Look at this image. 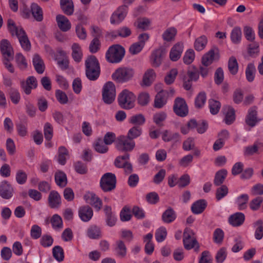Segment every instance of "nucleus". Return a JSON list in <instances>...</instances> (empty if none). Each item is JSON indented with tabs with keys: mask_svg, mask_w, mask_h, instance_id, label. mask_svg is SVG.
<instances>
[{
	"mask_svg": "<svg viewBox=\"0 0 263 263\" xmlns=\"http://www.w3.org/2000/svg\"><path fill=\"white\" fill-rule=\"evenodd\" d=\"M8 28L12 35H16L18 38L22 47L26 51L30 50V42L28 37L21 26H16L14 21L11 19L8 21Z\"/></svg>",
	"mask_w": 263,
	"mask_h": 263,
	"instance_id": "nucleus-1",
	"label": "nucleus"
},
{
	"mask_svg": "<svg viewBox=\"0 0 263 263\" xmlns=\"http://www.w3.org/2000/svg\"><path fill=\"white\" fill-rule=\"evenodd\" d=\"M85 72L86 77L91 81L96 80L99 77L100 68L97 58L91 55L85 60Z\"/></svg>",
	"mask_w": 263,
	"mask_h": 263,
	"instance_id": "nucleus-2",
	"label": "nucleus"
},
{
	"mask_svg": "<svg viewBox=\"0 0 263 263\" xmlns=\"http://www.w3.org/2000/svg\"><path fill=\"white\" fill-rule=\"evenodd\" d=\"M136 98V96L132 91L124 89L119 95V104L122 108L131 109L135 105Z\"/></svg>",
	"mask_w": 263,
	"mask_h": 263,
	"instance_id": "nucleus-3",
	"label": "nucleus"
},
{
	"mask_svg": "<svg viewBox=\"0 0 263 263\" xmlns=\"http://www.w3.org/2000/svg\"><path fill=\"white\" fill-rule=\"evenodd\" d=\"M125 53L123 47L119 45L110 46L106 53V58L110 63H119L123 59Z\"/></svg>",
	"mask_w": 263,
	"mask_h": 263,
	"instance_id": "nucleus-4",
	"label": "nucleus"
},
{
	"mask_svg": "<svg viewBox=\"0 0 263 263\" xmlns=\"http://www.w3.org/2000/svg\"><path fill=\"white\" fill-rule=\"evenodd\" d=\"M135 73L134 70L129 67H120L112 73V78L119 83H124L131 80Z\"/></svg>",
	"mask_w": 263,
	"mask_h": 263,
	"instance_id": "nucleus-5",
	"label": "nucleus"
},
{
	"mask_svg": "<svg viewBox=\"0 0 263 263\" xmlns=\"http://www.w3.org/2000/svg\"><path fill=\"white\" fill-rule=\"evenodd\" d=\"M117 179L114 174L106 173L104 174L100 179V187L105 192H110L114 190L116 186Z\"/></svg>",
	"mask_w": 263,
	"mask_h": 263,
	"instance_id": "nucleus-6",
	"label": "nucleus"
},
{
	"mask_svg": "<svg viewBox=\"0 0 263 263\" xmlns=\"http://www.w3.org/2000/svg\"><path fill=\"white\" fill-rule=\"evenodd\" d=\"M116 148L121 152H131L135 147V142L127 136H119L115 142Z\"/></svg>",
	"mask_w": 263,
	"mask_h": 263,
	"instance_id": "nucleus-7",
	"label": "nucleus"
},
{
	"mask_svg": "<svg viewBox=\"0 0 263 263\" xmlns=\"http://www.w3.org/2000/svg\"><path fill=\"white\" fill-rule=\"evenodd\" d=\"M194 233L193 231L190 229L186 228L183 233V242L184 248L187 250H190L195 247V251H198L199 246L197 241L194 237Z\"/></svg>",
	"mask_w": 263,
	"mask_h": 263,
	"instance_id": "nucleus-8",
	"label": "nucleus"
},
{
	"mask_svg": "<svg viewBox=\"0 0 263 263\" xmlns=\"http://www.w3.org/2000/svg\"><path fill=\"white\" fill-rule=\"evenodd\" d=\"M102 97L104 102L106 104H111L116 98V88L111 82H107L103 86Z\"/></svg>",
	"mask_w": 263,
	"mask_h": 263,
	"instance_id": "nucleus-9",
	"label": "nucleus"
},
{
	"mask_svg": "<svg viewBox=\"0 0 263 263\" xmlns=\"http://www.w3.org/2000/svg\"><path fill=\"white\" fill-rule=\"evenodd\" d=\"M127 12V6L123 5L118 7L110 16V23L112 25H119L125 19Z\"/></svg>",
	"mask_w": 263,
	"mask_h": 263,
	"instance_id": "nucleus-10",
	"label": "nucleus"
},
{
	"mask_svg": "<svg viewBox=\"0 0 263 263\" xmlns=\"http://www.w3.org/2000/svg\"><path fill=\"white\" fill-rule=\"evenodd\" d=\"M173 109L175 113L181 117H185L189 112L188 107L185 100L180 98L175 99Z\"/></svg>",
	"mask_w": 263,
	"mask_h": 263,
	"instance_id": "nucleus-11",
	"label": "nucleus"
},
{
	"mask_svg": "<svg viewBox=\"0 0 263 263\" xmlns=\"http://www.w3.org/2000/svg\"><path fill=\"white\" fill-rule=\"evenodd\" d=\"M112 251L117 257L123 258L126 256L127 248L123 240H117L112 246Z\"/></svg>",
	"mask_w": 263,
	"mask_h": 263,
	"instance_id": "nucleus-12",
	"label": "nucleus"
},
{
	"mask_svg": "<svg viewBox=\"0 0 263 263\" xmlns=\"http://www.w3.org/2000/svg\"><path fill=\"white\" fill-rule=\"evenodd\" d=\"M261 144L255 142L252 145L246 146L243 148V154L245 157H252L259 155L261 152Z\"/></svg>",
	"mask_w": 263,
	"mask_h": 263,
	"instance_id": "nucleus-13",
	"label": "nucleus"
},
{
	"mask_svg": "<svg viewBox=\"0 0 263 263\" xmlns=\"http://www.w3.org/2000/svg\"><path fill=\"white\" fill-rule=\"evenodd\" d=\"M165 54L166 51L162 48H159L153 51L151 56V62L152 65L154 67L159 66Z\"/></svg>",
	"mask_w": 263,
	"mask_h": 263,
	"instance_id": "nucleus-14",
	"label": "nucleus"
},
{
	"mask_svg": "<svg viewBox=\"0 0 263 263\" xmlns=\"http://www.w3.org/2000/svg\"><path fill=\"white\" fill-rule=\"evenodd\" d=\"M259 119L257 118V107L253 106L248 110V114L245 119V122L250 127H254Z\"/></svg>",
	"mask_w": 263,
	"mask_h": 263,
	"instance_id": "nucleus-15",
	"label": "nucleus"
},
{
	"mask_svg": "<svg viewBox=\"0 0 263 263\" xmlns=\"http://www.w3.org/2000/svg\"><path fill=\"white\" fill-rule=\"evenodd\" d=\"M14 190L7 181H4L0 183V196L5 199H10L13 195Z\"/></svg>",
	"mask_w": 263,
	"mask_h": 263,
	"instance_id": "nucleus-16",
	"label": "nucleus"
},
{
	"mask_svg": "<svg viewBox=\"0 0 263 263\" xmlns=\"http://www.w3.org/2000/svg\"><path fill=\"white\" fill-rule=\"evenodd\" d=\"M78 215L82 221L88 222L92 218L93 212L89 206L84 205L79 208Z\"/></svg>",
	"mask_w": 263,
	"mask_h": 263,
	"instance_id": "nucleus-17",
	"label": "nucleus"
},
{
	"mask_svg": "<svg viewBox=\"0 0 263 263\" xmlns=\"http://www.w3.org/2000/svg\"><path fill=\"white\" fill-rule=\"evenodd\" d=\"M86 202L93 206L97 211L101 209L102 202L101 200L95 194L88 193L84 196Z\"/></svg>",
	"mask_w": 263,
	"mask_h": 263,
	"instance_id": "nucleus-18",
	"label": "nucleus"
},
{
	"mask_svg": "<svg viewBox=\"0 0 263 263\" xmlns=\"http://www.w3.org/2000/svg\"><path fill=\"white\" fill-rule=\"evenodd\" d=\"M1 51L4 58L13 59V49L7 40H3L1 42Z\"/></svg>",
	"mask_w": 263,
	"mask_h": 263,
	"instance_id": "nucleus-19",
	"label": "nucleus"
},
{
	"mask_svg": "<svg viewBox=\"0 0 263 263\" xmlns=\"http://www.w3.org/2000/svg\"><path fill=\"white\" fill-rule=\"evenodd\" d=\"M56 21L58 27L61 31L67 32L70 29L71 23L66 16L59 14L56 16Z\"/></svg>",
	"mask_w": 263,
	"mask_h": 263,
	"instance_id": "nucleus-20",
	"label": "nucleus"
},
{
	"mask_svg": "<svg viewBox=\"0 0 263 263\" xmlns=\"http://www.w3.org/2000/svg\"><path fill=\"white\" fill-rule=\"evenodd\" d=\"M37 85L36 79L33 76L29 77L25 83H22V87L24 92L27 95H29L32 89H35Z\"/></svg>",
	"mask_w": 263,
	"mask_h": 263,
	"instance_id": "nucleus-21",
	"label": "nucleus"
},
{
	"mask_svg": "<svg viewBox=\"0 0 263 263\" xmlns=\"http://www.w3.org/2000/svg\"><path fill=\"white\" fill-rule=\"evenodd\" d=\"M245 220V214L241 212H236L231 215L229 218V223L233 227L241 226Z\"/></svg>",
	"mask_w": 263,
	"mask_h": 263,
	"instance_id": "nucleus-22",
	"label": "nucleus"
},
{
	"mask_svg": "<svg viewBox=\"0 0 263 263\" xmlns=\"http://www.w3.org/2000/svg\"><path fill=\"white\" fill-rule=\"evenodd\" d=\"M183 45L181 43L176 44L172 48L170 52V58L172 61L178 60L183 52Z\"/></svg>",
	"mask_w": 263,
	"mask_h": 263,
	"instance_id": "nucleus-23",
	"label": "nucleus"
},
{
	"mask_svg": "<svg viewBox=\"0 0 263 263\" xmlns=\"http://www.w3.org/2000/svg\"><path fill=\"white\" fill-rule=\"evenodd\" d=\"M162 139L164 142H177L180 141L181 137L178 133L165 130L162 133Z\"/></svg>",
	"mask_w": 263,
	"mask_h": 263,
	"instance_id": "nucleus-24",
	"label": "nucleus"
},
{
	"mask_svg": "<svg viewBox=\"0 0 263 263\" xmlns=\"http://www.w3.org/2000/svg\"><path fill=\"white\" fill-rule=\"evenodd\" d=\"M156 78V73L152 69H147L144 73L141 84L142 86H149Z\"/></svg>",
	"mask_w": 263,
	"mask_h": 263,
	"instance_id": "nucleus-25",
	"label": "nucleus"
},
{
	"mask_svg": "<svg viewBox=\"0 0 263 263\" xmlns=\"http://www.w3.org/2000/svg\"><path fill=\"white\" fill-rule=\"evenodd\" d=\"M48 202L51 208H57L61 204V196L59 194L55 191H51L48 197Z\"/></svg>",
	"mask_w": 263,
	"mask_h": 263,
	"instance_id": "nucleus-26",
	"label": "nucleus"
},
{
	"mask_svg": "<svg viewBox=\"0 0 263 263\" xmlns=\"http://www.w3.org/2000/svg\"><path fill=\"white\" fill-rule=\"evenodd\" d=\"M249 197L247 194H243L238 196L235 199V203L239 210H244L247 208Z\"/></svg>",
	"mask_w": 263,
	"mask_h": 263,
	"instance_id": "nucleus-27",
	"label": "nucleus"
},
{
	"mask_svg": "<svg viewBox=\"0 0 263 263\" xmlns=\"http://www.w3.org/2000/svg\"><path fill=\"white\" fill-rule=\"evenodd\" d=\"M206 207V202L203 199L199 200L194 202L191 207L192 212L195 214L202 213Z\"/></svg>",
	"mask_w": 263,
	"mask_h": 263,
	"instance_id": "nucleus-28",
	"label": "nucleus"
},
{
	"mask_svg": "<svg viewBox=\"0 0 263 263\" xmlns=\"http://www.w3.org/2000/svg\"><path fill=\"white\" fill-rule=\"evenodd\" d=\"M60 4L63 12L67 15H70L74 11V6L72 0H61Z\"/></svg>",
	"mask_w": 263,
	"mask_h": 263,
	"instance_id": "nucleus-29",
	"label": "nucleus"
},
{
	"mask_svg": "<svg viewBox=\"0 0 263 263\" xmlns=\"http://www.w3.org/2000/svg\"><path fill=\"white\" fill-rule=\"evenodd\" d=\"M255 229L254 237L257 240H260L263 237V221L258 219L253 223Z\"/></svg>",
	"mask_w": 263,
	"mask_h": 263,
	"instance_id": "nucleus-30",
	"label": "nucleus"
},
{
	"mask_svg": "<svg viewBox=\"0 0 263 263\" xmlns=\"http://www.w3.org/2000/svg\"><path fill=\"white\" fill-rule=\"evenodd\" d=\"M54 179L56 184L61 187H65L67 183V176L65 173L58 171L55 173Z\"/></svg>",
	"mask_w": 263,
	"mask_h": 263,
	"instance_id": "nucleus-31",
	"label": "nucleus"
},
{
	"mask_svg": "<svg viewBox=\"0 0 263 263\" xmlns=\"http://www.w3.org/2000/svg\"><path fill=\"white\" fill-rule=\"evenodd\" d=\"M32 63L35 70L38 73L41 74L44 72L45 70L44 62L38 54L34 55Z\"/></svg>",
	"mask_w": 263,
	"mask_h": 263,
	"instance_id": "nucleus-32",
	"label": "nucleus"
},
{
	"mask_svg": "<svg viewBox=\"0 0 263 263\" xmlns=\"http://www.w3.org/2000/svg\"><path fill=\"white\" fill-rule=\"evenodd\" d=\"M256 72V70L254 63H249L245 71L246 79L249 82H252L254 80Z\"/></svg>",
	"mask_w": 263,
	"mask_h": 263,
	"instance_id": "nucleus-33",
	"label": "nucleus"
},
{
	"mask_svg": "<svg viewBox=\"0 0 263 263\" xmlns=\"http://www.w3.org/2000/svg\"><path fill=\"white\" fill-rule=\"evenodd\" d=\"M177 30L175 27H172L166 29L162 35L163 40L166 42H171L175 40Z\"/></svg>",
	"mask_w": 263,
	"mask_h": 263,
	"instance_id": "nucleus-34",
	"label": "nucleus"
},
{
	"mask_svg": "<svg viewBox=\"0 0 263 263\" xmlns=\"http://www.w3.org/2000/svg\"><path fill=\"white\" fill-rule=\"evenodd\" d=\"M224 110H226L225 123L228 125H230L235 119V110L230 106H226Z\"/></svg>",
	"mask_w": 263,
	"mask_h": 263,
	"instance_id": "nucleus-35",
	"label": "nucleus"
},
{
	"mask_svg": "<svg viewBox=\"0 0 263 263\" xmlns=\"http://www.w3.org/2000/svg\"><path fill=\"white\" fill-rule=\"evenodd\" d=\"M31 13L34 19L40 22L43 20V11L41 8L36 4L32 3L31 5Z\"/></svg>",
	"mask_w": 263,
	"mask_h": 263,
	"instance_id": "nucleus-36",
	"label": "nucleus"
},
{
	"mask_svg": "<svg viewBox=\"0 0 263 263\" xmlns=\"http://www.w3.org/2000/svg\"><path fill=\"white\" fill-rule=\"evenodd\" d=\"M166 103L165 94L163 91H159L156 96L154 106L156 108H160L162 107Z\"/></svg>",
	"mask_w": 263,
	"mask_h": 263,
	"instance_id": "nucleus-37",
	"label": "nucleus"
},
{
	"mask_svg": "<svg viewBox=\"0 0 263 263\" xmlns=\"http://www.w3.org/2000/svg\"><path fill=\"white\" fill-rule=\"evenodd\" d=\"M72 52V57L76 62H80L82 58V52L81 47L78 43H73L71 47Z\"/></svg>",
	"mask_w": 263,
	"mask_h": 263,
	"instance_id": "nucleus-38",
	"label": "nucleus"
},
{
	"mask_svg": "<svg viewBox=\"0 0 263 263\" xmlns=\"http://www.w3.org/2000/svg\"><path fill=\"white\" fill-rule=\"evenodd\" d=\"M228 174V172L225 169H222L219 171H218L215 176L214 183L216 186L220 185L224 182L227 175Z\"/></svg>",
	"mask_w": 263,
	"mask_h": 263,
	"instance_id": "nucleus-39",
	"label": "nucleus"
},
{
	"mask_svg": "<svg viewBox=\"0 0 263 263\" xmlns=\"http://www.w3.org/2000/svg\"><path fill=\"white\" fill-rule=\"evenodd\" d=\"M131 30L127 27H123L120 28L116 31H112L110 33V35L112 36L116 37L118 36L122 37H126L131 34Z\"/></svg>",
	"mask_w": 263,
	"mask_h": 263,
	"instance_id": "nucleus-40",
	"label": "nucleus"
},
{
	"mask_svg": "<svg viewBox=\"0 0 263 263\" xmlns=\"http://www.w3.org/2000/svg\"><path fill=\"white\" fill-rule=\"evenodd\" d=\"M216 53L214 49H211L208 53L205 54L202 59V63L205 66L211 64L214 60Z\"/></svg>",
	"mask_w": 263,
	"mask_h": 263,
	"instance_id": "nucleus-41",
	"label": "nucleus"
},
{
	"mask_svg": "<svg viewBox=\"0 0 263 263\" xmlns=\"http://www.w3.org/2000/svg\"><path fill=\"white\" fill-rule=\"evenodd\" d=\"M87 235L91 239H98L101 237L100 228L96 226L90 227L87 230Z\"/></svg>",
	"mask_w": 263,
	"mask_h": 263,
	"instance_id": "nucleus-42",
	"label": "nucleus"
},
{
	"mask_svg": "<svg viewBox=\"0 0 263 263\" xmlns=\"http://www.w3.org/2000/svg\"><path fill=\"white\" fill-rule=\"evenodd\" d=\"M241 39V30L239 27H236L231 33V40L234 44H238Z\"/></svg>",
	"mask_w": 263,
	"mask_h": 263,
	"instance_id": "nucleus-43",
	"label": "nucleus"
},
{
	"mask_svg": "<svg viewBox=\"0 0 263 263\" xmlns=\"http://www.w3.org/2000/svg\"><path fill=\"white\" fill-rule=\"evenodd\" d=\"M207 38L204 35H202L198 37L195 41L194 47L197 51L203 50L207 44Z\"/></svg>",
	"mask_w": 263,
	"mask_h": 263,
	"instance_id": "nucleus-44",
	"label": "nucleus"
},
{
	"mask_svg": "<svg viewBox=\"0 0 263 263\" xmlns=\"http://www.w3.org/2000/svg\"><path fill=\"white\" fill-rule=\"evenodd\" d=\"M52 254L54 258L60 262L64 260V253L63 248L60 246H56L52 248Z\"/></svg>",
	"mask_w": 263,
	"mask_h": 263,
	"instance_id": "nucleus-45",
	"label": "nucleus"
},
{
	"mask_svg": "<svg viewBox=\"0 0 263 263\" xmlns=\"http://www.w3.org/2000/svg\"><path fill=\"white\" fill-rule=\"evenodd\" d=\"M209 106L210 112L212 115H216L219 111L221 107V104L218 101L214 99H210L209 100Z\"/></svg>",
	"mask_w": 263,
	"mask_h": 263,
	"instance_id": "nucleus-46",
	"label": "nucleus"
},
{
	"mask_svg": "<svg viewBox=\"0 0 263 263\" xmlns=\"http://www.w3.org/2000/svg\"><path fill=\"white\" fill-rule=\"evenodd\" d=\"M175 218L176 215L172 209H167L162 215V219L166 223L172 222L175 219Z\"/></svg>",
	"mask_w": 263,
	"mask_h": 263,
	"instance_id": "nucleus-47",
	"label": "nucleus"
},
{
	"mask_svg": "<svg viewBox=\"0 0 263 263\" xmlns=\"http://www.w3.org/2000/svg\"><path fill=\"white\" fill-rule=\"evenodd\" d=\"M228 68L231 74H236L238 70V65L236 58L232 57L230 58L228 62Z\"/></svg>",
	"mask_w": 263,
	"mask_h": 263,
	"instance_id": "nucleus-48",
	"label": "nucleus"
},
{
	"mask_svg": "<svg viewBox=\"0 0 263 263\" xmlns=\"http://www.w3.org/2000/svg\"><path fill=\"white\" fill-rule=\"evenodd\" d=\"M107 145V144H106L102 140L99 139L95 143L94 147L97 152L104 154L106 153L108 150Z\"/></svg>",
	"mask_w": 263,
	"mask_h": 263,
	"instance_id": "nucleus-49",
	"label": "nucleus"
},
{
	"mask_svg": "<svg viewBox=\"0 0 263 263\" xmlns=\"http://www.w3.org/2000/svg\"><path fill=\"white\" fill-rule=\"evenodd\" d=\"M52 228L55 230L61 229L63 228L62 218L57 214L53 215L51 219Z\"/></svg>",
	"mask_w": 263,
	"mask_h": 263,
	"instance_id": "nucleus-50",
	"label": "nucleus"
},
{
	"mask_svg": "<svg viewBox=\"0 0 263 263\" xmlns=\"http://www.w3.org/2000/svg\"><path fill=\"white\" fill-rule=\"evenodd\" d=\"M206 99V94L204 92H200L196 97L195 101V106L200 108L204 105Z\"/></svg>",
	"mask_w": 263,
	"mask_h": 263,
	"instance_id": "nucleus-51",
	"label": "nucleus"
},
{
	"mask_svg": "<svg viewBox=\"0 0 263 263\" xmlns=\"http://www.w3.org/2000/svg\"><path fill=\"white\" fill-rule=\"evenodd\" d=\"M166 114L164 112H159L155 114L153 117L154 122L159 126L163 125V122L166 118Z\"/></svg>",
	"mask_w": 263,
	"mask_h": 263,
	"instance_id": "nucleus-52",
	"label": "nucleus"
},
{
	"mask_svg": "<svg viewBox=\"0 0 263 263\" xmlns=\"http://www.w3.org/2000/svg\"><path fill=\"white\" fill-rule=\"evenodd\" d=\"M263 198L260 196H258L253 199L249 203L250 208L254 211L258 210L260 207Z\"/></svg>",
	"mask_w": 263,
	"mask_h": 263,
	"instance_id": "nucleus-53",
	"label": "nucleus"
},
{
	"mask_svg": "<svg viewBox=\"0 0 263 263\" xmlns=\"http://www.w3.org/2000/svg\"><path fill=\"white\" fill-rule=\"evenodd\" d=\"M150 101L149 94L146 92H142L139 93L138 97V103L141 106H145L148 104Z\"/></svg>",
	"mask_w": 263,
	"mask_h": 263,
	"instance_id": "nucleus-54",
	"label": "nucleus"
},
{
	"mask_svg": "<svg viewBox=\"0 0 263 263\" xmlns=\"http://www.w3.org/2000/svg\"><path fill=\"white\" fill-rule=\"evenodd\" d=\"M68 151L64 146H61L59 148L58 162L61 165H64L66 163V156Z\"/></svg>",
	"mask_w": 263,
	"mask_h": 263,
	"instance_id": "nucleus-55",
	"label": "nucleus"
},
{
	"mask_svg": "<svg viewBox=\"0 0 263 263\" xmlns=\"http://www.w3.org/2000/svg\"><path fill=\"white\" fill-rule=\"evenodd\" d=\"M224 232L219 228L215 229L213 233V240L217 244H221L223 240Z\"/></svg>",
	"mask_w": 263,
	"mask_h": 263,
	"instance_id": "nucleus-56",
	"label": "nucleus"
},
{
	"mask_svg": "<svg viewBox=\"0 0 263 263\" xmlns=\"http://www.w3.org/2000/svg\"><path fill=\"white\" fill-rule=\"evenodd\" d=\"M227 256V249L224 247L221 248L217 252L215 259L217 263H222Z\"/></svg>",
	"mask_w": 263,
	"mask_h": 263,
	"instance_id": "nucleus-57",
	"label": "nucleus"
},
{
	"mask_svg": "<svg viewBox=\"0 0 263 263\" xmlns=\"http://www.w3.org/2000/svg\"><path fill=\"white\" fill-rule=\"evenodd\" d=\"M15 179L19 184H24L27 179V174L23 170H19L16 173Z\"/></svg>",
	"mask_w": 263,
	"mask_h": 263,
	"instance_id": "nucleus-58",
	"label": "nucleus"
},
{
	"mask_svg": "<svg viewBox=\"0 0 263 263\" xmlns=\"http://www.w3.org/2000/svg\"><path fill=\"white\" fill-rule=\"evenodd\" d=\"M15 61L18 67L24 69L27 66V63L24 56L21 53H18L15 55Z\"/></svg>",
	"mask_w": 263,
	"mask_h": 263,
	"instance_id": "nucleus-59",
	"label": "nucleus"
},
{
	"mask_svg": "<svg viewBox=\"0 0 263 263\" xmlns=\"http://www.w3.org/2000/svg\"><path fill=\"white\" fill-rule=\"evenodd\" d=\"M167 231L166 229L164 227H161L156 232V239L159 242H162L165 239Z\"/></svg>",
	"mask_w": 263,
	"mask_h": 263,
	"instance_id": "nucleus-60",
	"label": "nucleus"
},
{
	"mask_svg": "<svg viewBox=\"0 0 263 263\" xmlns=\"http://www.w3.org/2000/svg\"><path fill=\"white\" fill-rule=\"evenodd\" d=\"M141 133L142 129L141 128L134 126L128 130L127 136L134 140V139L139 137Z\"/></svg>",
	"mask_w": 263,
	"mask_h": 263,
	"instance_id": "nucleus-61",
	"label": "nucleus"
},
{
	"mask_svg": "<svg viewBox=\"0 0 263 263\" xmlns=\"http://www.w3.org/2000/svg\"><path fill=\"white\" fill-rule=\"evenodd\" d=\"M177 74L178 71L176 69L174 68L171 70L165 77L164 81L166 84L167 85L172 84L174 82Z\"/></svg>",
	"mask_w": 263,
	"mask_h": 263,
	"instance_id": "nucleus-62",
	"label": "nucleus"
},
{
	"mask_svg": "<svg viewBox=\"0 0 263 263\" xmlns=\"http://www.w3.org/2000/svg\"><path fill=\"white\" fill-rule=\"evenodd\" d=\"M44 134L46 140L50 141L53 136V128L50 123L47 122L44 127Z\"/></svg>",
	"mask_w": 263,
	"mask_h": 263,
	"instance_id": "nucleus-63",
	"label": "nucleus"
},
{
	"mask_svg": "<svg viewBox=\"0 0 263 263\" xmlns=\"http://www.w3.org/2000/svg\"><path fill=\"white\" fill-rule=\"evenodd\" d=\"M42 235V229L38 225L34 224L30 230V236L34 239H37L41 237Z\"/></svg>",
	"mask_w": 263,
	"mask_h": 263,
	"instance_id": "nucleus-64",
	"label": "nucleus"
}]
</instances>
